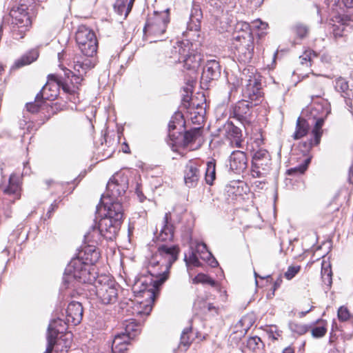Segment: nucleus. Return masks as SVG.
<instances>
[{"label": "nucleus", "mask_w": 353, "mask_h": 353, "mask_svg": "<svg viewBox=\"0 0 353 353\" xmlns=\"http://www.w3.org/2000/svg\"><path fill=\"white\" fill-rule=\"evenodd\" d=\"M179 248L176 246H159L157 251L149 259L148 272L149 276H142L135 282L133 286L134 292L143 293V296L151 299L149 303L134 302L128 303L127 311L132 309L133 316H148L152 311L151 302L154 299V290L164 283L168 277L169 270L172 263L177 259Z\"/></svg>", "instance_id": "obj_1"}, {"label": "nucleus", "mask_w": 353, "mask_h": 353, "mask_svg": "<svg viewBox=\"0 0 353 353\" xmlns=\"http://www.w3.org/2000/svg\"><path fill=\"white\" fill-rule=\"evenodd\" d=\"M65 52L62 51L58 53V58L60 62L59 66L61 67L64 72L65 82H63V91L68 94V99L70 101L77 103L79 100V90L83 81V77L86 74L88 65L83 62L77 60L74 61L72 65L68 64L73 70L64 67L62 64V60L64 59Z\"/></svg>", "instance_id": "obj_2"}, {"label": "nucleus", "mask_w": 353, "mask_h": 353, "mask_svg": "<svg viewBox=\"0 0 353 353\" xmlns=\"http://www.w3.org/2000/svg\"><path fill=\"white\" fill-rule=\"evenodd\" d=\"M105 208H107L106 213L100 219L98 225L103 238L112 241L116 238L120 229L123 216V209L122 205L117 201L113 202Z\"/></svg>", "instance_id": "obj_3"}, {"label": "nucleus", "mask_w": 353, "mask_h": 353, "mask_svg": "<svg viewBox=\"0 0 353 353\" xmlns=\"http://www.w3.org/2000/svg\"><path fill=\"white\" fill-rule=\"evenodd\" d=\"M232 41L235 55L240 62L248 63L254 55V37L248 23H242Z\"/></svg>", "instance_id": "obj_4"}, {"label": "nucleus", "mask_w": 353, "mask_h": 353, "mask_svg": "<svg viewBox=\"0 0 353 353\" xmlns=\"http://www.w3.org/2000/svg\"><path fill=\"white\" fill-rule=\"evenodd\" d=\"M95 279L90 271V266L81 261V257H74L67 265L63 278V286L65 289L74 287V281L79 283H91Z\"/></svg>", "instance_id": "obj_5"}, {"label": "nucleus", "mask_w": 353, "mask_h": 353, "mask_svg": "<svg viewBox=\"0 0 353 353\" xmlns=\"http://www.w3.org/2000/svg\"><path fill=\"white\" fill-rule=\"evenodd\" d=\"M170 21V8L163 11H154L148 15L143 28L144 34L153 39L154 42L161 40V37L165 33Z\"/></svg>", "instance_id": "obj_6"}, {"label": "nucleus", "mask_w": 353, "mask_h": 353, "mask_svg": "<svg viewBox=\"0 0 353 353\" xmlns=\"http://www.w3.org/2000/svg\"><path fill=\"white\" fill-rule=\"evenodd\" d=\"M75 41L81 52L87 57L96 54L98 41L94 32L85 25L78 26L75 33Z\"/></svg>", "instance_id": "obj_7"}, {"label": "nucleus", "mask_w": 353, "mask_h": 353, "mask_svg": "<svg viewBox=\"0 0 353 353\" xmlns=\"http://www.w3.org/2000/svg\"><path fill=\"white\" fill-rule=\"evenodd\" d=\"M328 26L335 40L346 37L353 31V17L347 14H336L329 19Z\"/></svg>", "instance_id": "obj_8"}, {"label": "nucleus", "mask_w": 353, "mask_h": 353, "mask_svg": "<svg viewBox=\"0 0 353 353\" xmlns=\"http://www.w3.org/2000/svg\"><path fill=\"white\" fill-rule=\"evenodd\" d=\"M128 188V176L121 173L118 172L114 174L108 181L106 185V195L110 199V203H105V206L110 205L113 202L120 201L119 198H121Z\"/></svg>", "instance_id": "obj_9"}, {"label": "nucleus", "mask_w": 353, "mask_h": 353, "mask_svg": "<svg viewBox=\"0 0 353 353\" xmlns=\"http://www.w3.org/2000/svg\"><path fill=\"white\" fill-rule=\"evenodd\" d=\"M202 134V127L194 128L185 131L183 139L181 140L178 139L177 152H180L181 149L193 151L199 148L203 143Z\"/></svg>", "instance_id": "obj_10"}, {"label": "nucleus", "mask_w": 353, "mask_h": 353, "mask_svg": "<svg viewBox=\"0 0 353 353\" xmlns=\"http://www.w3.org/2000/svg\"><path fill=\"white\" fill-rule=\"evenodd\" d=\"M65 77H59L55 74H50L48 76V81L43 86L39 95L41 96L46 101H54L59 94V90L63 89Z\"/></svg>", "instance_id": "obj_11"}, {"label": "nucleus", "mask_w": 353, "mask_h": 353, "mask_svg": "<svg viewBox=\"0 0 353 353\" xmlns=\"http://www.w3.org/2000/svg\"><path fill=\"white\" fill-rule=\"evenodd\" d=\"M177 51L179 54H182L181 63H183V68L196 74L201 65L203 59L202 55L196 50L191 49L189 44L183 49L180 47Z\"/></svg>", "instance_id": "obj_12"}, {"label": "nucleus", "mask_w": 353, "mask_h": 353, "mask_svg": "<svg viewBox=\"0 0 353 353\" xmlns=\"http://www.w3.org/2000/svg\"><path fill=\"white\" fill-rule=\"evenodd\" d=\"M242 95L245 100L254 105L259 104L263 98V92L260 80L255 77L250 78L243 89Z\"/></svg>", "instance_id": "obj_13"}, {"label": "nucleus", "mask_w": 353, "mask_h": 353, "mask_svg": "<svg viewBox=\"0 0 353 353\" xmlns=\"http://www.w3.org/2000/svg\"><path fill=\"white\" fill-rule=\"evenodd\" d=\"M95 291L97 298L103 304L114 303L117 299V289L112 281L102 283L101 280H96Z\"/></svg>", "instance_id": "obj_14"}, {"label": "nucleus", "mask_w": 353, "mask_h": 353, "mask_svg": "<svg viewBox=\"0 0 353 353\" xmlns=\"http://www.w3.org/2000/svg\"><path fill=\"white\" fill-rule=\"evenodd\" d=\"M47 341L48 345L44 353H52L54 347L56 351H60L61 353L68 352L72 343L70 334H65L57 340L52 337V334H50V335H47Z\"/></svg>", "instance_id": "obj_15"}, {"label": "nucleus", "mask_w": 353, "mask_h": 353, "mask_svg": "<svg viewBox=\"0 0 353 353\" xmlns=\"http://www.w3.org/2000/svg\"><path fill=\"white\" fill-rule=\"evenodd\" d=\"M200 179V172L198 165L190 161L185 165L183 171V180L185 186L188 188H195Z\"/></svg>", "instance_id": "obj_16"}, {"label": "nucleus", "mask_w": 353, "mask_h": 353, "mask_svg": "<svg viewBox=\"0 0 353 353\" xmlns=\"http://www.w3.org/2000/svg\"><path fill=\"white\" fill-rule=\"evenodd\" d=\"M226 195L232 199H235L238 196H243L247 194L250 188L248 185L240 180L230 181L225 188Z\"/></svg>", "instance_id": "obj_17"}, {"label": "nucleus", "mask_w": 353, "mask_h": 353, "mask_svg": "<svg viewBox=\"0 0 353 353\" xmlns=\"http://www.w3.org/2000/svg\"><path fill=\"white\" fill-rule=\"evenodd\" d=\"M83 307L81 303L72 301L66 310V321L73 325L81 323L83 318Z\"/></svg>", "instance_id": "obj_18"}, {"label": "nucleus", "mask_w": 353, "mask_h": 353, "mask_svg": "<svg viewBox=\"0 0 353 353\" xmlns=\"http://www.w3.org/2000/svg\"><path fill=\"white\" fill-rule=\"evenodd\" d=\"M77 257H81V261L90 266L96 263L100 258V252L94 244H85Z\"/></svg>", "instance_id": "obj_19"}, {"label": "nucleus", "mask_w": 353, "mask_h": 353, "mask_svg": "<svg viewBox=\"0 0 353 353\" xmlns=\"http://www.w3.org/2000/svg\"><path fill=\"white\" fill-rule=\"evenodd\" d=\"M12 17V26L15 28L26 27L29 28L31 26L30 17L25 10L18 8L17 10H12L10 12Z\"/></svg>", "instance_id": "obj_20"}, {"label": "nucleus", "mask_w": 353, "mask_h": 353, "mask_svg": "<svg viewBox=\"0 0 353 353\" xmlns=\"http://www.w3.org/2000/svg\"><path fill=\"white\" fill-rule=\"evenodd\" d=\"M221 74L219 62L214 59L208 60L203 68L202 79L207 81L216 79Z\"/></svg>", "instance_id": "obj_21"}, {"label": "nucleus", "mask_w": 353, "mask_h": 353, "mask_svg": "<svg viewBox=\"0 0 353 353\" xmlns=\"http://www.w3.org/2000/svg\"><path fill=\"white\" fill-rule=\"evenodd\" d=\"M172 214L165 213L163 219V226L161 229L158 239L161 241H170L174 237V225L171 223Z\"/></svg>", "instance_id": "obj_22"}, {"label": "nucleus", "mask_w": 353, "mask_h": 353, "mask_svg": "<svg viewBox=\"0 0 353 353\" xmlns=\"http://www.w3.org/2000/svg\"><path fill=\"white\" fill-rule=\"evenodd\" d=\"M39 57V51L36 48L31 49L15 60L12 68L19 69L28 65L36 61Z\"/></svg>", "instance_id": "obj_23"}, {"label": "nucleus", "mask_w": 353, "mask_h": 353, "mask_svg": "<svg viewBox=\"0 0 353 353\" xmlns=\"http://www.w3.org/2000/svg\"><path fill=\"white\" fill-rule=\"evenodd\" d=\"M67 324L69 323L66 319L65 321L61 319H53L49 324L47 335L52 334V337L57 339L59 334H60V337L65 334H70L72 336L70 333H64L67 330Z\"/></svg>", "instance_id": "obj_24"}, {"label": "nucleus", "mask_w": 353, "mask_h": 353, "mask_svg": "<svg viewBox=\"0 0 353 353\" xmlns=\"http://www.w3.org/2000/svg\"><path fill=\"white\" fill-rule=\"evenodd\" d=\"M3 192L9 196H12V199L14 201L20 197V183L19 176L15 174H12L9 178L8 185L4 188Z\"/></svg>", "instance_id": "obj_25"}, {"label": "nucleus", "mask_w": 353, "mask_h": 353, "mask_svg": "<svg viewBox=\"0 0 353 353\" xmlns=\"http://www.w3.org/2000/svg\"><path fill=\"white\" fill-rule=\"evenodd\" d=\"M253 105L245 99L237 102L233 108L234 117L239 121L245 119L250 115V108Z\"/></svg>", "instance_id": "obj_26"}, {"label": "nucleus", "mask_w": 353, "mask_h": 353, "mask_svg": "<svg viewBox=\"0 0 353 353\" xmlns=\"http://www.w3.org/2000/svg\"><path fill=\"white\" fill-rule=\"evenodd\" d=\"M248 165L246 156H230L229 160V168L231 171L236 174L242 173Z\"/></svg>", "instance_id": "obj_27"}, {"label": "nucleus", "mask_w": 353, "mask_h": 353, "mask_svg": "<svg viewBox=\"0 0 353 353\" xmlns=\"http://www.w3.org/2000/svg\"><path fill=\"white\" fill-rule=\"evenodd\" d=\"M103 237L99 226L97 225L92 226L84 235L85 244H94L96 246Z\"/></svg>", "instance_id": "obj_28"}, {"label": "nucleus", "mask_w": 353, "mask_h": 353, "mask_svg": "<svg viewBox=\"0 0 353 353\" xmlns=\"http://www.w3.org/2000/svg\"><path fill=\"white\" fill-rule=\"evenodd\" d=\"M137 325H132V323H128L125 325V332L118 334L115 336L113 341L112 347H117L119 345L123 343H128L130 339L131 338V331H137L134 328Z\"/></svg>", "instance_id": "obj_29"}, {"label": "nucleus", "mask_w": 353, "mask_h": 353, "mask_svg": "<svg viewBox=\"0 0 353 353\" xmlns=\"http://www.w3.org/2000/svg\"><path fill=\"white\" fill-rule=\"evenodd\" d=\"M264 139L262 134L261 133L259 138H256L254 141L248 144V147H250V152L252 154H265L268 153V150L263 148Z\"/></svg>", "instance_id": "obj_30"}, {"label": "nucleus", "mask_w": 353, "mask_h": 353, "mask_svg": "<svg viewBox=\"0 0 353 353\" xmlns=\"http://www.w3.org/2000/svg\"><path fill=\"white\" fill-rule=\"evenodd\" d=\"M310 129V125L307 120L303 117H299L296 121V130L293 137L299 139L307 135Z\"/></svg>", "instance_id": "obj_31"}, {"label": "nucleus", "mask_w": 353, "mask_h": 353, "mask_svg": "<svg viewBox=\"0 0 353 353\" xmlns=\"http://www.w3.org/2000/svg\"><path fill=\"white\" fill-rule=\"evenodd\" d=\"M46 100L39 93L36 95L34 101L27 103L26 105V109L29 112L37 113L41 110L46 108L48 104L46 103Z\"/></svg>", "instance_id": "obj_32"}, {"label": "nucleus", "mask_w": 353, "mask_h": 353, "mask_svg": "<svg viewBox=\"0 0 353 353\" xmlns=\"http://www.w3.org/2000/svg\"><path fill=\"white\" fill-rule=\"evenodd\" d=\"M188 42L185 43L184 41L176 42V44L170 50V54L168 56V62L173 64L181 63L182 59V54H179L177 50L179 48H180V47H182L183 49L186 48V46H188Z\"/></svg>", "instance_id": "obj_33"}, {"label": "nucleus", "mask_w": 353, "mask_h": 353, "mask_svg": "<svg viewBox=\"0 0 353 353\" xmlns=\"http://www.w3.org/2000/svg\"><path fill=\"white\" fill-rule=\"evenodd\" d=\"M175 119L176 118H172L168 124V130H169V141H168V144L171 146L173 152H178V149L176 148L178 143V136H176L174 132H172L173 130L176 129L175 125Z\"/></svg>", "instance_id": "obj_34"}, {"label": "nucleus", "mask_w": 353, "mask_h": 353, "mask_svg": "<svg viewBox=\"0 0 353 353\" xmlns=\"http://www.w3.org/2000/svg\"><path fill=\"white\" fill-rule=\"evenodd\" d=\"M316 323H320V325L311 328V334L313 338L320 339L326 334L327 323L326 321L323 319H318Z\"/></svg>", "instance_id": "obj_35"}, {"label": "nucleus", "mask_w": 353, "mask_h": 353, "mask_svg": "<svg viewBox=\"0 0 353 353\" xmlns=\"http://www.w3.org/2000/svg\"><path fill=\"white\" fill-rule=\"evenodd\" d=\"M197 252L194 250V244L191 243L190 250L188 254H185V261L188 268L190 265L194 267H199L201 265V263L199 261Z\"/></svg>", "instance_id": "obj_36"}, {"label": "nucleus", "mask_w": 353, "mask_h": 353, "mask_svg": "<svg viewBox=\"0 0 353 353\" xmlns=\"http://www.w3.org/2000/svg\"><path fill=\"white\" fill-rule=\"evenodd\" d=\"M192 243L194 244V250L201 259L204 261L210 260V258L212 257V254L208 250L207 246L204 243L192 242Z\"/></svg>", "instance_id": "obj_37"}, {"label": "nucleus", "mask_w": 353, "mask_h": 353, "mask_svg": "<svg viewBox=\"0 0 353 353\" xmlns=\"http://www.w3.org/2000/svg\"><path fill=\"white\" fill-rule=\"evenodd\" d=\"M292 32L297 39H303L309 35L310 28L307 26L299 23L293 26Z\"/></svg>", "instance_id": "obj_38"}, {"label": "nucleus", "mask_w": 353, "mask_h": 353, "mask_svg": "<svg viewBox=\"0 0 353 353\" xmlns=\"http://www.w3.org/2000/svg\"><path fill=\"white\" fill-rule=\"evenodd\" d=\"M335 88L337 91L341 93L342 97H344V95L350 96L353 93L349 88L348 82L342 77L336 79Z\"/></svg>", "instance_id": "obj_39"}, {"label": "nucleus", "mask_w": 353, "mask_h": 353, "mask_svg": "<svg viewBox=\"0 0 353 353\" xmlns=\"http://www.w3.org/2000/svg\"><path fill=\"white\" fill-rule=\"evenodd\" d=\"M67 109V104L66 103H61L59 102H55L52 103V105H48L46 106L47 112L48 113V115L46 117V121H48L50 119V118L63 110H65Z\"/></svg>", "instance_id": "obj_40"}, {"label": "nucleus", "mask_w": 353, "mask_h": 353, "mask_svg": "<svg viewBox=\"0 0 353 353\" xmlns=\"http://www.w3.org/2000/svg\"><path fill=\"white\" fill-rule=\"evenodd\" d=\"M289 328L294 334L301 336L307 333L311 327L306 324L291 322L289 323Z\"/></svg>", "instance_id": "obj_41"}, {"label": "nucleus", "mask_w": 353, "mask_h": 353, "mask_svg": "<svg viewBox=\"0 0 353 353\" xmlns=\"http://www.w3.org/2000/svg\"><path fill=\"white\" fill-rule=\"evenodd\" d=\"M317 57V54L311 49L305 50L299 57L301 63L305 66H311L314 58Z\"/></svg>", "instance_id": "obj_42"}, {"label": "nucleus", "mask_w": 353, "mask_h": 353, "mask_svg": "<svg viewBox=\"0 0 353 353\" xmlns=\"http://www.w3.org/2000/svg\"><path fill=\"white\" fill-rule=\"evenodd\" d=\"M250 28L253 30H260L261 32L258 34L259 38L266 34V30L268 28V24L266 22L262 21L261 19H256L251 23Z\"/></svg>", "instance_id": "obj_43"}, {"label": "nucleus", "mask_w": 353, "mask_h": 353, "mask_svg": "<svg viewBox=\"0 0 353 353\" xmlns=\"http://www.w3.org/2000/svg\"><path fill=\"white\" fill-rule=\"evenodd\" d=\"M215 162L214 161H208L205 172V181L209 185H212L215 179Z\"/></svg>", "instance_id": "obj_44"}, {"label": "nucleus", "mask_w": 353, "mask_h": 353, "mask_svg": "<svg viewBox=\"0 0 353 353\" xmlns=\"http://www.w3.org/2000/svg\"><path fill=\"white\" fill-rule=\"evenodd\" d=\"M193 283L208 284L213 287L217 286V283L205 274H199L197 276H196L193 279Z\"/></svg>", "instance_id": "obj_45"}, {"label": "nucleus", "mask_w": 353, "mask_h": 353, "mask_svg": "<svg viewBox=\"0 0 353 353\" xmlns=\"http://www.w3.org/2000/svg\"><path fill=\"white\" fill-rule=\"evenodd\" d=\"M190 333H191L190 328H185L182 332V334L181 336V341H180V344H179V347H181L182 346H183L184 350H186L192 343V339L190 336Z\"/></svg>", "instance_id": "obj_46"}, {"label": "nucleus", "mask_w": 353, "mask_h": 353, "mask_svg": "<svg viewBox=\"0 0 353 353\" xmlns=\"http://www.w3.org/2000/svg\"><path fill=\"white\" fill-rule=\"evenodd\" d=\"M198 95L201 97L200 101L201 103H198L196 101V99L198 97H192L190 99V104L189 105L192 107V108L199 109L200 110H205V107L203 106L205 105V95L203 94H198Z\"/></svg>", "instance_id": "obj_47"}, {"label": "nucleus", "mask_w": 353, "mask_h": 353, "mask_svg": "<svg viewBox=\"0 0 353 353\" xmlns=\"http://www.w3.org/2000/svg\"><path fill=\"white\" fill-rule=\"evenodd\" d=\"M270 161V159H266L265 158V156H252V167H254L255 168H262L263 170H265V168H263V162H265V166L268 165V161Z\"/></svg>", "instance_id": "obj_48"}, {"label": "nucleus", "mask_w": 353, "mask_h": 353, "mask_svg": "<svg viewBox=\"0 0 353 353\" xmlns=\"http://www.w3.org/2000/svg\"><path fill=\"white\" fill-rule=\"evenodd\" d=\"M208 298L198 297L194 302V307L196 309H199L203 314H206L207 305L209 304Z\"/></svg>", "instance_id": "obj_49"}, {"label": "nucleus", "mask_w": 353, "mask_h": 353, "mask_svg": "<svg viewBox=\"0 0 353 353\" xmlns=\"http://www.w3.org/2000/svg\"><path fill=\"white\" fill-rule=\"evenodd\" d=\"M260 343H262L261 338L259 336L250 337L247 342V345L250 350L255 351L260 348Z\"/></svg>", "instance_id": "obj_50"}, {"label": "nucleus", "mask_w": 353, "mask_h": 353, "mask_svg": "<svg viewBox=\"0 0 353 353\" xmlns=\"http://www.w3.org/2000/svg\"><path fill=\"white\" fill-rule=\"evenodd\" d=\"M28 30V28H26V27L15 28L14 26H12V34L13 39H17V40L23 39L25 37L26 32Z\"/></svg>", "instance_id": "obj_51"}, {"label": "nucleus", "mask_w": 353, "mask_h": 353, "mask_svg": "<svg viewBox=\"0 0 353 353\" xmlns=\"http://www.w3.org/2000/svg\"><path fill=\"white\" fill-rule=\"evenodd\" d=\"M338 318L341 321H346L350 317V314L348 309L345 306H341L338 310Z\"/></svg>", "instance_id": "obj_52"}, {"label": "nucleus", "mask_w": 353, "mask_h": 353, "mask_svg": "<svg viewBox=\"0 0 353 353\" xmlns=\"http://www.w3.org/2000/svg\"><path fill=\"white\" fill-rule=\"evenodd\" d=\"M128 3V0H117L114 8V10L118 12L119 14L122 15L124 12L125 13L126 10V4Z\"/></svg>", "instance_id": "obj_53"}, {"label": "nucleus", "mask_w": 353, "mask_h": 353, "mask_svg": "<svg viewBox=\"0 0 353 353\" xmlns=\"http://www.w3.org/2000/svg\"><path fill=\"white\" fill-rule=\"evenodd\" d=\"M300 270L301 267L299 265L289 266L285 273V278L288 280L292 279L300 271Z\"/></svg>", "instance_id": "obj_54"}, {"label": "nucleus", "mask_w": 353, "mask_h": 353, "mask_svg": "<svg viewBox=\"0 0 353 353\" xmlns=\"http://www.w3.org/2000/svg\"><path fill=\"white\" fill-rule=\"evenodd\" d=\"M205 110H200L199 112H194V117H191L192 122L195 124L201 125L204 122V114ZM192 114V113H191Z\"/></svg>", "instance_id": "obj_55"}, {"label": "nucleus", "mask_w": 353, "mask_h": 353, "mask_svg": "<svg viewBox=\"0 0 353 353\" xmlns=\"http://www.w3.org/2000/svg\"><path fill=\"white\" fill-rule=\"evenodd\" d=\"M312 93L311 97L314 98H321L324 96L325 92L321 83H316L315 86L312 88Z\"/></svg>", "instance_id": "obj_56"}, {"label": "nucleus", "mask_w": 353, "mask_h": 353, "mask_svg": "<svg viewBox=\"0 0 353 353\" xmlns=\"http://www.w3.org/2000/svg\"><path fill=\"white\" fill-rule=\"evenodd\" d=\"M321 277L324 283L328 286L332 284V271L327 268H323L321 270Z\"/></svg>", "instance_id": "obj_57"}, {"label": "nucleus", "mask_w": 353, "mask_h": 353, "mask_svg": "<svg viewBox=\"0 0 353 353\" xmlns=\"http://www.w3.org/2000/svg\"><path fill=\"white\" fill-rule=\"evenodd\" d=\"M312 134L314 137V145L319 144V143L321 141V137L323 135V129L316 127L314 125L312 130Z\"/></svg>", "instance_id": "obj_58"}, {"label": "nucleus", "mask_w": 353, "mask_h": 353, "mask_svg": "<svg viewBox=\"0 0 353 353\" xmlns=\"http://www.w3.org/2000/svg\"><path fill=\"white\" fill-rule=\"evenodd\" d=\"M311 161V158H307L306 159L304 160V163L298 166V167H296L294 168H292L290 170H289L290 172H299L301 174H303L305 172V171L307 170V166L308 165L310 164Z\"/></svg>", "instance_id": "obj_59"}, {"label": "nucleus", "mask_w": 353, "mask_h": 353, "mask_svg": "<svg viewBox=\"0 0 353 353\" xmlns=\"http://www.w3.org/2000/svg\"><path fill=\"white\" fill-rule=\"evenodd\" d=\"M220 307L219 305H215L213 303H209L207 305L206 314L210 313L212 315H217L219 314Z\"/></svg>", "instance_id": "obj_60"}, {"label": "nucleus", "mask_w": 353, "mask_h": 353, "mask_svg": "<svg viewBox=\"0 0 353 353\" xmlns=\"http://www.w3.org/2000/svg\"><path fill=\"white\" fill-rule=\"evenodd\" d=\"M252 187L255 192H261L265 188V182L262 181H255L252 183Z\"/></svg>", "instance_id": "obj_61"}, {"label": "nucleus", "mask_w": 353, "mask_h": 353, "mask_svg": "<svg viewBox=\"0 0 353 353\" xmlns=\"http://www.w3.org/2000/svg\"><path fill=\"white\" fill-rule=\"evenodd\" d=\"M39 126L37 125L34 122L32 121H27V126L25 133H31L36 132L39 129Z\"/></svg>", "instance_id": "obj_62"}, {"label": "nucleus", "mask_w": 353, "mask_h": 353, "mask_svg": "<svg viewBox=\"0 0 353 353\" xmlns=\"http://www.w3.org/2000/svg\"><path fill=\"white\" fill-rule=\"evenodd\" d=\"M128 343H123L117 347H112V353H125L127 350V345Z\"/></svg>", "instance_id": "obj_63"}, {"label": "nucleus", "mask_w": 353, "mask_h": 353, "mask_svg": "<svg viewBox=\"0 0 353 353\" xmlns=\"http://www.w3.org/2000/svg\"><path fill=\"white\" fill-rule=\"evenodd\" d=\"M228 125L231 126L232 129L230 130L232 132V134L234 137H238L241 134V130L239 128L234 126L232 122L228 123Z\"/></svg>", "instance_id": "obj_64"}]
</instances>
